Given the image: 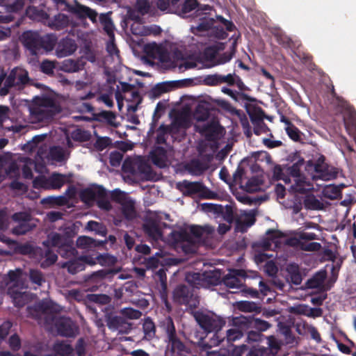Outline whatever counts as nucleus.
Segmentation results:
<instances>
[{"mask_svg": "<svg viewBox=\"0 0 356 356\" xmlns=\"http://www.w3.org/2000/svg\"><path fill=\"white\" fill-rule=\"evenodd\" d=\"M187 169L192 175H200L204 172L206 168L200 161L195 159L188 163Z\"/></svg>", "mask_w": 356, "mask_h": 356, "instance_id": "nucleus-43", "label": "nucleus"}, {"mask_svg": "<svg viewBox=\"0 0 356 356\" xmlns=\"http://www.w3.org/2000/svg\"><path fill=\"white\" fill-rule=\"evenodd\" d=\"M321 205V202L314 195L307 196L304 200V206L307 209H318Z\"/></svg>", "mask_w": 356, "mask_h": 356, "instance_id": "nucleus-57", "label": "nucleus"}, {"mask_svg": "<svg viewBox=\"0 0 356 356\" xmlns=\"http://www.w3.org/2000/svg\"><path fill=\"white\" fill-rule=\"evenodd\" d=\"M15 254L22 255H29L31 258L38 259V255L42 253V248L33 246L29 243H19L14 241L12 248H10Z\"/></svg>", "mask_w": 356, "mask_h": 356, "instance_id": "nucleus-20", "label": "nucleus"}, {"mask_svg": "<svg viewBox=\"0 0 356 356\" xmlns=\"http://www.w3.org/2000/svg\"><path fill=\"white\" fill-rule=\"evenodd\" d=\"M173 236L177 242H187L188 243H193L191 234L185 230L174 232Z\"/></svg>", "mask_w": 356, "mask_h": 356, "instance_id": "nucleus-59", "label": "nucleus"}, {"mask_svg": "<svg viewBox=\"0 0 356 356\" xmlns=\"http://www.w3.org/2000/svg\"><path fill=\"white\" fill-rule=\"evenodd\" d=\"M248 277L247 272L243 269H232L222 277V282L229 289H240L243 287V280Z\"/></svg>", "mask_w": 356, "mask_h": 356, "instance_id": "nucleus-17", "label": "nucleus"}, {"mask_svg": "<svg viewBox=\"0 0 356 356\" xmlns=\"http://www.w3.org/2000/svg\"><path fill=\"white\" fill-rule=\"evenodd\" d=\"M177 188L180 191L184 196L191 197L199 194L203 199H213L216 194L209 190L203 183L200 181H189L186 179L177 184Z\"/></svg>", "mask_w": 356, "mask_h": 356, "instance_id": "nucleus-10", "label": "nucleus"}, {"mask_svg": "<svg viewBox=\"0 0 356 356\" xmlns=\"http://www.w3.org/2000/svg\"><path fill=\"white\" fill-rule=\"evenodd\" d=\"M166 149L163 147H156L151 152V159L154 165L163 168L166 166Z\"/></svg>", "mask_w": 356, "mask_h": 356, "instance_id": "nucleus-28", "label": "nucleus"}, {"mask_svg": "<svg viewBox=\"0 0 356 356\" xmlns=\"http://www.w3.org/2000/svg\"><path fill=\"white\" fill-rule=\"evenodd\" d=\"M136 8L140 15L147 14L150 10V4L149 0H137L136 3Z\"/></svg>", "mask_w": 356, "mask_h": 356, "instance_id": "nucleus-64", "label": "nucleus"}, {"mask_svg": "<svg viewBox=\"0 0 356 356\" xmlns=\"http://www.w3.org/2000/svg\"><path fill=\"white\" fill-rule=\"evenodd\" d=\"M105 322L111 332H118V334H128L131 330L132 323L125 319L122 315L118 316L113 313L105 314Z\"/></svg>", "mask_w": 356, "mask_h": 356, "instance_id": "nucleus-13", "label": "nucleus"}, {"mask_svg": "<svg viewBox=\"0 0 356 356\" xmlns=\"http://www.w3.org/2000/svg\"><path fill=\"white\" fill-rule=\"evenodd\" d=\"M129 197L124 193L121 191L120 189H115L111 193V198L113 201L118 203L119 204H122Z\"/></svg>", "mask_w": 356, "mask_h": 356, "instance_id": "nucleus-62", "label": "nucleus"}, {"mask_svg": "<svg viewBox=\"0 0 356 356\" xmlns=\"http://www.w3.org/2000/svg\"><path fill=\"white\" fill-rule=\"evenodd\" d=\"M76 245L80 248L89 249L96 246V241L90 237L82 236L77 238Z\"/></svg>", "mask_w": 356, "mask_h": 356, "instance_id": "nucleus-50", "label": "nucleus"}, {"mask_svg": "<svg viewBox=\"0 0 356 356\" xmlns=\"http://www.w3.org/2000/svg\"><path fill=\"white\" fill-rule=\"evenodd\" d=\"M273 179H275V180H283L286 184L290 182V178L284 174L281 165H275L273 170Z\"/></svg>", "mask_w": 356, "mask_h": 356, "instance_id": "nucleus-60", "label": "nucleus"}, {"mask_svg": "<svg viewBox=\"0 0 356 356\" xmlns=\"http://www.w3.org/2000/svg\"><path fill=\"white\" fill-rule=\"evenodd\" d=\"M116 115L113 111H101L92 113V120L100 122H105L109 125L115 126Z\"/></svg>", "mask_w": 356, "mask_h": 356, "instance_id": "nucleus-31", "label": "nucleus"}, {"mask_svg": "<svg viewBox=\"0 0 356 356\" xmlns=\"http://www.w3.org/2000/svg\"><path fill=\"white\" fill-rule=\"evenodd\" d=\"M86 300L89 303L94 302L104 305L110 302L111 298L105 294H88Z\"/></svg>", "mask_w": 356, "mask_h": 356, "instance_id": "nucleus-45", "label": "nucleus"}, {"mask_svg": "<svg viewBox=\"0 0 356 356\" xmlns=\"http://www.w3.org/2000/svg\"><path fill=\"white\" fill-rule=\"evenodd\" d=\"M195 117L197 121H205L209 117V110L202 104H198L195 111Z\"/></svg>", "mask_w": 356, "mask_h": 356, "instance_id": "nucleus-52", "label": "nucleus"}, {"mask_svg": "<svg viewBox=\"0 0 356 356\" xmlns=\"http://www.w3.org/2000/svg\"><path fill=\"white\" fill-rule=\"evenodd\" d=\"M11 293V298L14 305L17 307H22L27 302V295L17 291H13Z\"/></svg>", "mask_w": 356, "mask_h": 356, "instance_id": "nucleus-44", "label": "nucleus"}, {"mask_svg": "<svg viewBox=\"0 0 356 356\" xmlns=\"http://www.w3.org/2000/svg\"><path fill=\"white\" fill-rule=\"evenodd\" d=\"M286 270L289 280L293 284L298 285L302 282V275L300 272L299 266L297 264H289L286 268Z\"/></svg>", "mask_w": 356, "mask_h": 356, "instance_id": "nucleus-38", "label": "nucleus"}, {"mask_svg": "<svg viewBox=\"0 0 356 356\" xmlns=\"http://www.w3.org/2000/svg\"><path fill=\"white\" fill-rule=\"evenodd\" d=\"M193 10H196L197 15H200L203 11L211 10V6L209 5H201L197 0H185L181 6L180 15L184 16Z\"/></svg>", "mask_w": 356, "mask_h": 356, "instance_id": "nucleus-24", "label": "nucleus"}, {"mask_svg": "<svg viewBox=\"0 0 356 356\" xmlns=\"http://www.w3.org/2000/svg\"><path fill=\"white\" fill-rule=\"evenodd\" d=\"M284 129L288 136L292 140L299 142L302 140V133L294 124L289 127H285Z\"/></svg>", "mask_w": 356, "mask_h": 356, "instance_id": "nucleus-48", "label": "nucleus"}, {"mask_svg": "<svg viewBox=\"0 0 356 356\" xmlns=\"http://www.w3.org/2000/svg\"><path fill=\"white\" fill-rule=\"evenodd\" d=\"M193 316L200 327L207 334L211 332L218 334L226 324L224 318L214 313L196 311Z\"/></svg>", "mask_w": 356, "mask_h": 356, "instance_id": "nucleus-7", "label": "nucleus"}, {"mask_svg": "<svg viewBox=\"0 0 356 356\" xmlns=\"http://www.w3.org/2000/svg\"><path fill=\"white\" fill-rule=\"evenodd\" d=\"M122 170L124 173L130 174L131 175H135L137 173L136 163L129 158L124 160L122 166Z\"/></svg>", "mask_w": 356, "mask_h": 356, "instance_id": "nucleus-63", "label": "nucleus"}, {"mask_svg": "<svg viewBox=\"0 0 356 356\" xmlns=\"http://www.w3.org/2000/svg\"><path fill=\"white\" fill-rule=\"evenodd\" d=\"M206 137L209 140H213L218 138L219 131L218 127L216 124H210L204 127Z\"/></svg>", "mask_w": 356, "mask_h": 356, "instance_id": "nucleus-55", "label": "nucleus"}, {"mask_svg": "<svg viewBox=\"0 0 356 356\" xmlns=\"http://www.w3.org/2000/svg\"><path fill=\"white\" fill-rule=\"evenodd\" d=\"M24 47L32 55L43 54L54 49L57 42L54 34L40 35L38 32L26 31L22 34Z\"/></svg>", "mask_w": 356, "mask_h": 356, "instance_id": "nucleus-2", "label": "nucleus"}, {"mask_svg": "<svg viewBox=\"0 0 356 356\" xmlns=\"http://www.w3.org/2000/svg\"><path fill=\"white\" fill-rule=\"evenodd\" d=\"M56 54L58 58H63L74 54L77 49L76 41L65 37L56 42Z\"/></svg>", "mask_w": 356, "mask_h": 356, "instance_id": "nucleus-21", "label": "nucleus"}, {"mask_svg": "<svg viewBox=\"0 0 356 356\" xmlns=\"http://www.w3.org/2000/svg\"><path fill=\"white\" fill-rule=\"evenodd\" d=\"M65 184V176L59 173H53L48 178H41L34 181V185L38 184L46 189H59Z\"/></svg>", "mask_w": 356, "mask_h": 356, "instance_id": "nucleus-19", "label": "nucleus"}, {"mask_svg": "<svg viewBox=\"0 0 356 356\" xmlns=\"http://www.w3.org/2000/svg\"><path fill=\"white\" fill-rule=\"evenodd\" d=\"M249 116L252 124L259 123L263 126L264 125V112L261 108L255 109L251 112H249Z\"/></svg>", "mask_w": 356, "mask_h": 356, "instance_id": "nucleus-54", "label": "nucleus"}, {"mask_svg": "<svg viewBox=\"0 0 356 356\" xmlns=\"http://www.w3.org/2000/svg\"><path fill=\"white\" fill-rule=\"evenodd\" d=\"M62 1L65 4L67 11L77 18L80 19L88 18L92 23L97 22L98 14L95 10L81 4L76 0L74 1L73 4L68 3L65 0Z\"/></svg>", "mask_w": 356, "mask_h": 356, "instance_id": "nucleus-14", "label": "nucleus"}, {"mask_svg": "<svg viewBox=\"0 0 356 356\" xmlns=\"http://www.w3.org/2000/svg\"><path fill=\"white\" fill-rule=\"evenodd\" d=\"M186 280L189 284L195 286L196 289L201 287L210 288L222 283V272L219 269H214L213 270L204 271L202 273H188L186 276Z\"/></svg>", "mask_w": 356, "mask_h": 356, "instance_id": "nucleus-5", "label": "nucleus"}, {"mask_svg": "<svg viewBox=\"0 0 356 356\" xmlns=\"http://www.w3.org/2000/svg\"><path fill=\"white\" fill-rule=\"evenodd\" d=\"M35 313V316L44 319V325L51 332H56V334H76L79 327L71 318L61 316L58 313L60 307L49 300H42L30 308ZM30 313L33 314L31 311Z\"/></svg>", "mask_w": 356, "mask_h": 356, "instance_id": "nucleus-1", "label": "nucleus"}, {"mask_svg": "<svg viewBox=\"0 0 356 356\" xmlns=\"http://www.w3.org/2000/svg\"><path fill=\"white\" fill-rule=\"evenodd\" d=\"M314 168L316 175H314V179H320L322 180H331L337 177V171L333 167L330 166L325 163V156L320 154L314 161H309L307 164V169Z\"/></svg>", "mask_w": 356, "mask_h": 356, "instance_id": "nucleus-11", "label": "nucleus"}, {"mask_svg": "<svg viewBox=\"0 0 356 356\" xmlns=\"http://www.w3.org/2000/svg\"><path fill=\"white\" fill-rule=\"evenodd\" d=\"M233 335H228V339H230L229 341V343H225V346L223 347L227 349L228 355L231 356H247L248 353V344L243 345L241 346L234 347L231 343L230 341L235 340L236 337H230Z\"/></svg>", "mask_w": 356, "mask_h": 356, "instance_id": "nucleus-33", "label": "nucleus"}, {"mask_svg": "<svg viewBox=\"0 0 356 356\" xmlns=\"http://www.w3.org/2000/svg\"><path fill=\"white\" fill-rule=\"evenodd\" d=\"M160 326L165 334H176V330L172 318L170 316L165 317L160 322Z\"/></svg>", "mask_w": 356, "mask_h": 356, "instance_id": "nucleus-51", "label": "nucleus"}, {"mask_svg": "<svg viewBox=\"0 0 356 356\" xmlns=\"http://www.w3.org/2000/svg\"><path fill=\"white\" fill-rule=\"evenodd\" d=\"M29 278L32 283L41 286L45 282L42 273L37 269H31L29 271Z\"/></svg>", "mask_w": 356, "mask_h": 356, "instance_id": "nucleus-56", "label": "nucleus"}, {"mask_svg": "<svg viewBox=\"0 0 356 356\" xmlns=\"http://www.w3.org/2000/svg\"><path fill=\"white\" fill-rule=\"evenodd\" d=\"M79 197L81 202L88 205H92L96 202L101 209L109 211L112 208L108 199L107 191L102 186L94 184L86 188L81 191Z\"/></svg>", "mask_w": 356, "mask_h": 356, "instance_id": "nucleus-4", "label": "nucleus"}, {"mask_svg": "<svg viewBox=\"0 0 356 356\" xmlns=\"http://www.w3.org/2000/svg\"><path fill=\"white\" fill-rule=\"evenodd\" d=\"M236 308L243 312H256L260 313L261 308L258 304L246 300H242L236 302Z\"/></svg>", "mask_w": 356, "mask_h": 356, "instance_id": "nucleus-37", "label": "nucleus"}, {"mask_svg": "<svg viewBox=\"0 0 356 356\" xmlns=\"http://www.w3.org/2000/svg\"><path fill=\"white\" fill-rule=\"evenodd\" d=\"M266 234L268 236L261 241V246L265 250H269L271 249L273 243L276 245L278 243V239L282 234L280 231L275 229H268Z\"/></svg>", "mask_w": 356, "mask_h": 356, "instance_id": "nucleus-32", "label": "nucleus"}, {"mask_svg": "<svg viewBox=\"0 0 356 356\" xmlns=\"http://www.w3.org/2000/svg\"><path fill=\"white\" fill-rule=\"evenodd\" d=\"M214 229L211 226L201 227L198 225H192L190 227L189 233L191 234L192 238L193 237L197 239H200L204 234H211Z\"/></svg>", "mask_w": 356, "mask_h": 356, "instance_id": "nucleus-36", "label": "nucleus"}, {"mask_svg": "<svg viewBox=\"0 0 356 356\" xmlns=\"http://www.w3.org/2000/svg\"><path fill=\"white\" fill-rule=\"evenodd\" d=\"M270 327V324L259 318H251V327H254L259 332H264Z\"/></svg>", "mask_w": 356, "mask_h": 356, "instance_id": "nucleus-58", "label": "nucleus"}, {"mask_svg": "<svg viewBox=\"0 0 356 356\" xmlns=\"http://www.w3.org/2000/svg\"><path fill=\"white\" fill-rule=\"evenodd\" d=\"M170 132V128L165 124H161L156 130V143L159 145L166 143V136Z\"/></svg>", "mask_w": 356, "mask_h": 356, "instance_id": "nucleus-46", "label": "nucleus"}, {"mask_svg": "<svg viewBox=\"0 0 356 356\" xmlns=\"http://www.w3.org/2000/svg\"><path fill=\"white\" fill-rule=\"evenodd\" d=\"M72 138L74 141L87 142L91 138V134L88 131L77 129L72 131Z\"/></svg>", "mask_w": 356, "mask_h": 356, "instance_id": "nucleus-47", "label": "nucleus"}, {"mask_svg": "<svg viewBox=\"0 0 356 356\" xmlns=\"http://www.w3.org/2000/svg\"><path fill=\"white\" fill-rule=\"evenodd\" d=\"M13 220L17 222L12 232L13 234L19 236L26 234L35 227L36 225L32 222L30 214L26 212H18L13 215Z\"/></svg>", "mask_w": 356, "mask_h": 356, "instance_id": "nucleus-15", "label": "nucleus"}, {"mask_svg": "<svg viewBox=\"0 0 356 356\" xmlns=\"http://www.w3.org/2000/svg\"><path fill=\"white\" fill-rule=\"evenodd\" d=\"M8 84L21 88L29 82L28 72L22 68L15 67L13 69L7 76Z\"/></svg>", "mask_w": 356, "mask_h": 356, "instance_id": "nucleus-22", "label": "nucleus"}, {"mask_svg": "<svg viewBox=\"0 0 356 356\" xmlns=\"http://www.w3.org/2000/svg\"><path fill=\"white\" fill-rule=\"evenodd\" d=\"M120 314L125 319H138L142 316V312L131 307L124 308L120 310Z\"/></svg>", "mask_w": 356, "mask_h": 356, "instance_id": "nucleus-53", "label": "nucleus"}, {"mask_svg": "<svg viewBox=\"0 0 356 356\" xmlns=\"http://www.w3.org/2000/svg\"><path fill=\"white\" fill-rule=\"evenodd\" d=\"M145 234L154 240H159L162 237V230L159 223L153 219H147L143 225Z\"/></svg>", "mask_w": 356, "mask_h": 356, "instance_id": "nucleus-26", "label": "nucleus"}, {"mask_svg": "<svg viewBox=\"0 0 356 356\" xmlns=\"http://www.w3.org/2000/svg\"><path fill=\"white\" fill-rule=\"evenodd\" d=\"M70 23V19L67 15L65 14H58L55 15L54 19L50 24V26L57 31H60L67 27Z\"/></svg>", "mask_w": 356, "mask_h": 356, "instance_id": "nucleus-35", "label": "nucleus"}, {"mask_svg": "<svg viewBox=\"0 0 356 356\" xmlns=\"http://www.w3.org/2000/svg\"><path fill=\"white\" fill-rule=\"evenodd\" d=\"M327 273L325 270L320 271L315 274V275L307 281V286L309 288L316 289L321 287L325 278Z\"/></svg>", "mask_w": 356, "mask_h": 356, "instance_id": "nucleus-41", "label": "nucleus"}, {"mask_svg": "<svg viewBox=\"0 0 356 356\" xmlns=\"http://www.w3.org/2000/svg\"><path fill=\"white\" fill-rule=\"evenodd\" d=\"M99 20L107 35L109 37L113 36L114 25L110 17V14L108 13H102L99 17Z\"/></svg>", "mask_w": 356, "mask_h": 356, "instance_id": "nucleus-39", "label": "nucleus"}, {"mask_svg": "<svg viewBox=\"0 0 356 356\" xmlns=\"http://www.w3.org/2000/svg\"><path fill=\"white\" fill-rule=\"evenodd\" d=\"M38 260L43 259L41 263L42 268L49 267L55 264L58 259L57 254L48 247H45V249H42V253L41 255H38Z\"/></svg>", "mask_w": 356, "mask_h": 356, "instance_id": "nucleus-29", "label": "nucleus"}, {"mask_svg": "<svg viewBox=\"0 0 356 356\" xmlns=\"http://www.w3.org/2000/svg\"><path fill=\"white\" fill-rule=\"evenodd\" d=\"M145 50L149 56L154 59H159L161 62L166 60L168 56L166 51L156 44L147 45Z\"/></svg>", "mask_w": 356, "mask_h": 356, "instance_id": "nucleus-30", "label": "nucleus"}, {"mask_svg": "<svg viewBox=\"0 0 356 356\" xmlns=\"http://www.w3.org/2000/svg\"><path fill=\"white\" fill-rule=\"evenodd\" d=\"M180 84L179 81H165L156 85L153 88V92L156 95H160L170 90L172 88L178 86Z\"/></svg>", "mask_w": 356, "mask_h": 356, "instance_id": "nucleus-42", "label": "nucleus"}, {"mask_svg": "<svg viewBox=\"0 0 356 356\" xmlns=\"http://www.w3.org/2000/svg\"><path fill=\"white\" fill-rule=\"evenodd\" d=\"M93 265L95 264L92 259L87 257H82L79 259H71L63 265V267L67 268L70 273L74 275L85 269V264Z\"/></svg>", "mask_w": 356, "mask_h": 356, "instance_id": "nucleus-23", "label": "nucleus"}, {"mask_svg": "<svg viewBox=\"0 0 356 356\" xmlns=\"http://www.w3.org/2000/svg\"><path fill=\"white\" fill-rule=\"evenodd\" d=\"M121 206V213L127 221H131L135 219L137 216V213L135 207V202L131 198L129 197L126 201H124Z\"/></svg>", "mask_w": 356, "mask_h": 356, "instance_id": "nucleus-27", "label": "nucleus"}, {"mask_svg": "<svg viewBox=\"0 0 356 356\" xmlns=\"http://www.w3.org/2000/svg\"><path fill=\"white\" fill-rule=\"evenodd\" d=\"M195 286L178 285L173 291V300L180 305H186L190 309L197 308L200 304L199 297L195 293Z\"/></svg>", "mask_w": 356, "mask_h": 356, "instance_id": "nucleus-9", "label": "nucleus"}, {"mask_svg": "<svg viewBox=\"0 0 356 356\" xmlns=\"http://www.w3.org/2000/svg\"><path fill=\"white\" fill-rule=\"evenodd\" d=\"M293 162V165L286 168V172L290 176L293 177L295 179V184L293 186V190L301 194L306 193L310 188L305 187L307 184L305 177L302 176L300 168L304 165L305 161L299 155L296 154L293 159H291Z\"/></svg>", "mask_w": 356, "mask_h": 356, "instance_id": "nucleus-12", "label": "nucleus"}, {"mask_svg": "<svg viewBox=\"0 0 356 356\" xmlns=\"http://www.w3.org/2000/svg\"><path fill=\"white\" fill-rule=\"evenodd\" d=\"M50 157L58 162H62L65 160V151L60 146H54L49 150Z\"/></svg>", "mask_w": 356, "mask_h": 356, "instance_id": "nucleus-49", "label": "nucleus"}, {"mask_svg": "<svg viewBox=\"0 0 356 356\" xmlns=\"http://www.w3.org/2000/svg\"><path fill=\"white\" fill-rule=\"evenodd\" d=\"M262 181L260 178L257 177H252L250 178L245 184V189L248 192H254L259 189V186Z\"/></svg>", "mask_w": 356, "mask_h": 356, "instance_id": "nucleus-61", "label": "nucleus"}, {"mask_svg": "<svg viewBox=\"0 0 356 356\" xmlns=\"http://www.w3.org/2000/svg\"><path fill=\"white\" fill-rule=\"evenodd\" d=\"M72 230L71 229L67 228L65 229L67 237L58 233H51L48 235L47 240L43 241L42 244L44 247H49V245L52 247H58L60 249L59 254L62 257H73L77 253V251L70 244L68 241V238L72 236Z\"/></svg>", "mask_w": 356, "mask_h": 356, "instance_id": "nucleus-6", "label": "nucleus"}, {"mask_svg": "<svg viewBox=\"0 0 356 356\" xmlns=\"http://www.w3.org/2000/svg\"><path fill=\"white\" fill-rule=\"evenodd\" d=\"M84 65L81 60L67 59L63 62L61 69L65 72H76L83 70Z\"/></svg>", "mask_w": 356, "mask_h": 356, "instance_id": "nucleus-34", "label": "nucleus"}, {"mask_svg": "<svg viewBox=\"0 0 356 356\" xmlns=\"http://www.w3.org/2000/svg\"><path fill=\"white\" fill-rule=\"evenodd\" d=\"M229 326L233 328L228 329L225 334H258L251 328V318L243 316L232 317L229 320Z\"/></svg>", "mask_w": 356, "mask_h": 356, "instance_id": "nucleus-16", "label": "nucleus"}, {"mask_svg": "<svg viewBox=\"0 0 356 356\" xmlns=\"http://www.w3.org/2000/svg\"><path fill=\"white\" fill-rule=\"evenodd\" d=\"M25 0H13L4 6L6 10L8 13L6 15H0V22L8 23L14 19V17L10 13H17L21 11L24 6Z\"/></svg>", "mask_w": 356, "mask_h": 356, "instance_id": "nucleus-25", "label": "nucleus"}, {"mask_svg": "<svg viewBox=\"0 0 356 356\" xmlns=\"http://www.w3.org/2000/svg\"><path fill=\"white\" fill-rule=\"evenodd\" d=\"M60 109L55 101L50 97L39 99L37 104L31 108V115L38 121L48 122L54 118Z\"/></svg>", "mask_w": 356, "mask_h": 356, "instance_id": "nucleus-8", "label": "nucleus"}, {"mask_svg": "<svg viewBox=\"0 0 356 356\" xmlns=\"http://www.w3.org/2000/svg\"><path fill=\"white\" fill-rule=\"evenodd\" d=\"M221 90L223 93L229 95L231 98H232L236 102H245V101L250 102L252 100V98L247 94H245L241 92L233 90L227 87H222Z\"/></svg>", "mask_w": 356, "mask_h": 356, "instance_id": "nucleus-40", "label": "nucleus"}, {"mask_svg": "<svg viewBox=\"0 0 356 356\" xmlns=\"http://www.w3.org/2000/svg\"><path fill=\"white\" fill-rule=\"evenodd\" d=\"M200 336L198 343L200 348L203 350H207L218 345L222 347L225 346V343H229L230 339L226 338L224 335H195Z\"/></svg>", "mask_w": 356, "mask_h": 356, "instance_id": "nucleus-18", "label": "nucleus"}, {"mask_svg": "<svg viewBox=\"0 0 356 356\" xmlns=\"http://www.w3.org/2000/svg\"><path fill=\"white\" fill-rule=\"evenodd\" d=\"M281 346L273 335H248L247 356H273Z\"/></svg>", "mask_w": 356, "mask_h": 356, "instance_id": "nucleus-3", "label": "nucleus"}]
</instances>
